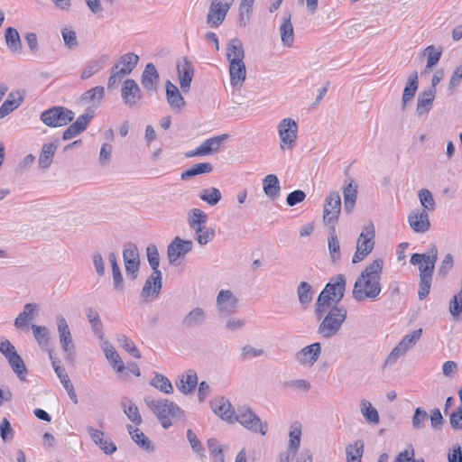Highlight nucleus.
Masks as SVG:
<instances>
[{"instance_id":"680f3d73","label":"nucleus","mask_w":462,"mask_h":462,"mask_svg":"<svg viewBox=\"0 0 462 462\" xmlns=\"http://www.w3.org/2000/svg\"><path fill=\"white\" fill-rule=\"evenodd\" d=\"M432 275H420L418 297L420 300L426 299L430 291Z\"/></svg>"},{"instance_id":"412c9836","label":"nucleus","mask_w":462,"mask_h":462,"mask_svg":"<svg viewBox=\"0 0 462 462\" xmlns=\"http://www.w3.org/2000/svg\"><path fill=\"white\" fill-rule=\"evenodd\" d=\"M105 98V88L97 86L85 91L79 97L81 105H89L91 109L99 106Z\"/></svg>"},{"instance_id":"20e7f679","label":"nucleus","mask_w":462,"mask_h":462,"mask_svg":"<svg viewBox=\"0 0 462 462\" xmlns=\"http://www.w3.org/2000/svg\"><path fill=\"white\" fill-rule=\"evenodd\" d=\"M323 314L318 327V334L324 338H331L338 334L347 317V310L343 305H333Z\"/></svg>"},{"instance_id":"6ab92c4d","label":"nucleus","mask_w":462,"mask_h":462,"mask_svg":"<svg viewBox=\"0 0 462 462\" xmlns=\"http://www.w3.org/2000/svg\"><path fill=\"white\" fill-rule=\"evenodd\" d=\"M162 272H152V274L146 279L145 283L142 289V297L148 298L150 296H158L162 287Z\"/></svg>"},{"instance_id":"7c9ffc66","label":"nucleus","mask_w":462,"mask_h":462,"mask_svg":"<svg viewBox=\"0 0 462 462\" xmlns=\"http://www.w3.org/2000/svg\"><path fill=\"white\" fill-rule=\"evenodd\" d=\"M57 149L58 145L55 143H47L42 145L38 160L40 170L45 171L51 167Z\"/></svg>"},{"instance_id":"b1692460","label":"nucleus","mask_w":462,"mask_h":462,"mask_svg":"<svg viewBox=\"0 0 462 462\" xmlns=\"http://www.w3.org/2000/svg\"><path fill=\"white\" fill-rule=\"evenodd\" d=\"M281 40L285 47H291L294 42V29L291 23V14L290 12L283 14L282 22L280 26Z\"/></svg>"},{"instance_id":"de8ad7c7","label":"nucleus","mask_w":462,"mask_h":462,"mask_svg":"<svg viewBox=\"0 0 462 462\" xmlns=\"http://www.w3.org/2000/svg\"><path fill=\"white\" fill-rule=\"evenodd\" d=\"M214 412L218 415L222 420L231 421L234 416V410L232 408L231 403L221 398L218 401V404H216L213 408Z\"/></svg>"},{"instance_id":"13d9d810","label":"nucleus","mask_w":462,"mask_h":462,"mask_svg":"<svg viewBox=\"0 0 462 462\" xmlns=\"http://www.w3.org/2000/svg\"><path fill=\"white\" fill-rule=\"evenodd\" d=\"M441 54V49H436L433 45L428 46L424 50V55L428 57L426 69H431L437 65L440 60Z\"/></svg>"},{"instance_id":"f257e3e1","label":"nucleus","mask_w":462,"mask_h":462,"mask_svg":"<svg viewBox=\"0 0 462 462\" xmlns=\"http://www.w3.org/2000/svg\"><path fill=\"white\" fill-rule=\"evenodd\" d=\"M383 267V261L380 258L369 263L356 278L352 296L357 302L370 300L374 301L382 291L381 275Z\"/></svg>"},{"instance_id":"423d86ee","label":"nucleus","mask_w":462,"mask_h":462,"mask_svg":"<svg viewBox=\"0 0 462 462\" xmlns=\"http://www.w3.org/2000/svg\"><path fill=\"white\" fill-rule=\"evenodd\" d=\"M374 226L370 222L364 226V230L356 241V251L352 258L353 263L363 261L373 251L374 247Z\"/></svg>"},{"instance_id":"ddd939ff","label":"nucleus","mask_w":462,"mask_h":462,"mask_svg":"<svg viewBox=\"0 0 462 462\" xmlns=\"http://www.w3.org/2000/svg\"><path fill=\"white\" fill-rule=\"evenodd\" d=\"M121 97L124 104L129 108H137L141 106L143 94L135 80L127 79L124 81L121 88Z\"/></svg>"},{"instance_id":"338daca9","label":"nucleus","mask_w":462,"mask_h":462,"mask_svg":"<svg viewBox=\"0 0 462 462\" xmlns=\"http://www.w3.org/2000/svg\"><path fill=\"white\" fill-rule=\"evenodd\" d=\"M94 116V109H91V107H88L85 113L79 116L73 124L78 125L79 127H81V129L85 131Z\"/></svg>"},{"instance_id":"c756f323","label":"nucleus","mask_w":462,"mask_h":462,"mask_svg":"<svg viewBox=\"0 0 462 462\" xmlns=\"http://www.w3.org/2000/svg\"><path fill=\"white\" fill-rule=\"evenodd\" d=\"M198 385V376L194 370H188L185 374L181 376L180 381L176 382V386L183 394L192 393Z\"/></svg>"},{"instance_id":"7ed1b4c3","label":"nucleus","mask_w":462,"mask_h":462,"mask_svg":"<svg viewBox=\"0 0 462 462\" xmlns=\"http://www.w3.org/2000/svg\"><path fill=\"white\" fill-rule=\"evenodd\" d=\"M143 400L165 430L172 425L173 420H181L184 417V411L168 399L155 400L151 396H145Z\"/></svg>"},{"instance_id":"5fc2aeb1","label":"nucleus","mask_w":462,"mask_h":462,"mask_svg":"<svg viewBox=\"0 0 462 462\" xmlns=\"http://www.w3.org/2000/svg\"><path fill=\"white\" fill-rule=\"evenodd\" d=\"M422 329L413 330L411 333L406 335L397 345L405 353L411 348L420 338Z\"/></svg>"},{"instance_id":"1a4fd4ad","label":"nucleus","mask_w":462,"mask_h":462,"mask_svg":"<svg viewBox=\"0 0 462 462\" xmlns=\"http://www.w3.org/2000/svg\"><path fill=\"white\" fill-rule=\"evenodd\" d=\"M57 330L61 349L66 354L65 359L73 362L76 356V346L66 319L62 315L56 316Z\"/></svg>"},{"instance_id":"e2e57ef3","label":"nucleus","mask_w":462,"mask_h":462,"mask_svg":"<svg viewBox=\"0 0 462 462\" xmlns=\"http://www.w3.org/2000/svg\"><path fill=\"white\" fill-rule=\"evenodd\" d=\"M264 350L262 348H256L251 345H245L241 349V359L244 361L251 360L264 355Z\"/></svg>"},{"instance_id":"603ef678","label":"nucleus","mask_w":462,"mask_h":462,"mask_svg":"<svg viewBox=\"0 0 462 462\" xmlns=\"http://www.w3.org/2000/svg\"><path fill=\"white\" fill-rule=\"evenodd\" d=\"M363 449L362 440H356L354 444L348 445L346 448L347 462H361Z\"/></svg>"},{"instance_id":"2eb2a0df","label":"nucleus","mask_w":462,"mask_h":462,"mask_svg":"<svg viewBox=\"0 0 462 462\" xmlns=\"http://www.w3.org/2000/svg\"><path fill=\"white\" fill-rule=\"evenodd\" d=\"M321 355V344L316 342L304 346L295 354V360L300 365L311 367L319 360Z\"/></svg>"},{"instance_id":"9b49d317","label":"nucleus","mask_w":462,"mask_h":462,"mask_svg":"<svg viewBox=\"0 0 462 462\" xmlns=\"http://www.w3.org/2000/svg\"><path fill=\"white\" fill-rule=\"evenodd\" d=\"M341 212V198L337 191H331L325 199L323 221L326 225L335 226Z\"/></svg>"},{"instance_id":"6e6552de","label":"nucleus","mask_w":462,"mask_h":462,"mask_svg":"<svg viewBox=\"0 0 462 462\" xmlns=\"http://www.w3.org/2000/svg\"><path fill=\"white\" fill-rule=\"evenodd\" d=\"M0 352L7 359L9 365L19 380L22 382L26 381L28 371L23 358L18 355L14 346L6 339L0 343Z\"/></svg>"},{"instance_id":"49530a36","label":"nucleus","mask_w":462,"mask_h":462,"mask_svg":"<svg viewBox=\"0 0 462 462\" xmlns=\"http://www.w3.org/2000/svg\"><path fill=\"white\" fill-rule=\"evenodd\" d=\"M5 42L10 51L20 52L22 51V42L20 35L16 29L8 27L5 31Z\"/></svg>"},{"instance_id":"a211bd4d","label":"nucleus","mask_w":462,"mask_h":462,"mask_svg":"<svg viewBox=\"0 0 462 462\" xmlns=\"http://www.w3.org/2000/svg\"><path fill=\"white\" fill-rule=\"evenodd\" d=\"M91 439L97 444L106 455H112L116 451V446L110 438H105V432L96 430L93 427L88 428Z\"/></svg>"},{"instance_id":"393cba45","label":"nucleus","mask_w":462,"mask_h":462,"mask_svg":"<svg viewBox=\"0 0 462 462\" xmlns=\"http://www.w3.org/2000/svg\"><path fill=\"white\" fill-rule=\"evenodd\" d=\"M436 93L433 89H425L420 93L417 99L416 114L418 116L427 115L432 108Z\"/></svg>"},{"instance_id":"37998d69","label":"nucleus","mask_w":462,"mask_h":462,"mask_svg":"<svg viewBox=\"0 0 462 462\" xmlns=\"http://www.w3.org/2000/svg\"><path fill=\"white\" fill-rule=\"evenodd\" d=\"M213 171V165L210 162H199L192 165L189 169L181 173V180H189L194 176L210 173Z\"/></svg>"},{"instance_id":"774afa93","label":"nucleus","mask_w":462,"mask_h":462,"mask_svg":"<svg viewBox=\"0 0 462 462\" xmlns=\"http://www.w3.org/2000/svg\"><path fill=\"white\" fill-rule=\"evenodd\" d=\"M462 80V66H458L453 71L449 82H448V91L449 95H452L454 90L459 86Z\"/></svg>"},{"instance_id":"0eeeda50","label":"nucleus","mask_w":462,"mask_h":462,"mask_svg":"<svg viewBox=\"0 0 462 462\" xmlns=\"http://www.w3.org/2000/svg\"><path fill=\"white\" fill-rule=\"evenodd\" d=\"M75 113L64 106H52L41 114L42 122L50 127H60L70 123Z\"/></svg>"},{"instance_id":"473e14b6","label":"nucleus","mask_w":462,"mask_h":462,"mask_svg":"<svg viewBox=\"0 0 462 462\" xmlns=\"http://www.w3.org/2000/svg\"><path fill=\"white\" fill-rule=\"evenodd\" d=\"M126 428L133 441L140 448L146 452H152L154 450V446L152 445V441L143 431L132 425H127Z\"/></svg>"},{"instance_id":"8fccbe9b","label":"nucleus","mask_w":462,"mask_h":462,"mask_svg":"<svg viewBox=\"0 0 462 462\" xmlns=\"http://www.w3.org/2000/svg\"><path fill=\"white\" fill-rule=\"evenodd\" d=\"M150 383L152 386L165 394H171L173 393V387L171 381L161 374H155Z\"/></svg>"},{"instance_id":"f3484780","label":"nucleus","mask_w":462,"mask_h":462,"mask_svg":"<svg viewBox=\"0 0 462 462\" xmlns=\"http://www.w3.org/2000/svg\"><path fill=\"white\" fill-rule=\"evenodd\" d=\"M408 223L415 233L423 234L430 228V217L425 209L412 210L408 216Z\"/></svg>"},{"instance_id":"ea45409f","label":"nucleus","mask_w":462,"mask_h":462,"mask_svg":"<svg viewBox=\"0 0 462 462\" xmlns=\"http://www.w3.org/2000/svg\"><path fill=\"white\" fill-rule=\"evenodd\" d=\"M360 411L365 420L370 423L376 425L380 421V417L377 410L367 400H362L360 402Z\"/></svg>"},{"instance_id":"aec40b11","label":"nucleus","mask_w":462,"mask_h":462,"mask_svg":"<svg viewBox=\"0 0 462 462\" xmlns=\"http://www.w3.org/2000/svg\"><path fill=\"white\" fill-rule=\"evenodd\" d=\"M160 76L156 67L152 63H148L141 76V83L144 89L155 92L159 84Z\"/></svg>"},{"instance_id":"6e6d98bb","label":"nucleus","mask_w":462,"mask_h":462,"mask_svg":"<svg viewBox=\"0 0 462 462\" xmlns=\"http://www.w3.org/2000/svg\"><path fill=\"white\" fill-rule=\"evenodd\" d=\"M139 60V57L134 53H126L123 55L116 63L124 70L129 69V74L134 69Z\"/></svg>"},{"instance_id":"2f4dec72","label":"nucleus","mask_w":462,"mask_h":462,"mask_svg":"<svg viewBox=\"0 0 462 462\" xmlns=\"http://www.w3.org/2000/svg\"><path fill=\"white\" fill-rule=\"evenodd\" d=\"M166 98L172 109H181L185 106L186 102L181 96L178 88L170 80L166 81Z\"/></svg>"},{"instance_id":"3c124183","label":"nucleus","mask_w":462,"mask_h":462,"mask_svg":"<svg viewBox=\"0 0 462 462\" xmlns=\"http://www.w3.org/2000/svg\"><path fill=\"white\" fill-rule=\"evenodd\" d=\"M31 328L38 345L41 347L46 346L49 344L51 338L49 329L45 326H39L36 324H32Z\"/></svg>"},{"instance_id":"4be33fe9","label":"nucleus","mask_w":462,"mask_h":462,"mask_svg":"<svg viewBox=\"0 0 462 462\" xmlns=\"http://www.w3.org/2000/svg\"><path fill=\"white\" fill-rule=\"evenodd\" d=\"M229 9L222 6L218 3L211 2L208 13L207 14V23L211 28L219 27L226 19Z\"/></svg>"},{"instance_id":"e433bc0d","label":"nucleus","mask_w":462,"mask_h":462,"mask_svg":"<svg viewBox=\"0 0 462 462\" xmlns=\"http://www.w3.org/2000/svg\"><path fill=\"white\" fill-rule=\"evenodd\" d=\"M121 405L123 407L124 413L133 423L137 426L142 424L143 419L139 412V409L132 400L124 397L122 398Z\"/></svg>"},{"instance_id":"4468645a","label":"nucleus","mask_w":462,"mask_h":462,"mask_svg":"<svg viewBox=\"0 0 462 462\" xmlns=\"http://www.w3.org/2000/svg\"><path fill=\"white\" fill-rule=\"evenodd\" d=\"M192 241L183 240L180 236H176L167 248L170 264L174 265L179 258L184 257L188 253L192 251Z\"/></svg>"},{"instance_id":"c03bdc74","label":"nucleus","mask_w":462,"mask_h":462,"mask_svg":"<svg viewBox=\"0 0 462 462\" xmlns=\"http://www.w3.org/2000/svg\"><path fill=\"white\" fill-rule=\"evenodd\" d=\"M199 199L208 203L209 206H216L222 198V194L217 188L210 187L207 189H202L199 194Z\"/></svg>"},{"instance_id":"4d7b16f0","label":"nucleus","mask_w":462,"mask_h":462,"mask_svg":"<svg viewBox=\"0 0 462 462\" xmlns=\"http://www.w3.org/2000/svg\"><path fill=\"white\" fill-rule=\"evenodd\" d=\"M419 199L421 206L423 207L422 209H425L426 211H434L436 208V203L433 199V196L431 192L427 189H422L419 191Z\"/></svg>"},{"instance_id":"f704fd0d","label":"nucleus","mask_w":462,"mask_h":462,"mask_svg":"<svg viewBox=\"0 0 462 462\" xmlns=\"http://www.w3.org/2000/svg\"><path fill=\"white\" fill-rule=\"evenodd\" d=\"M264 194L271 199H275L281 191L280 181L276 175L269 174L263 180Z\"/></svg>"},{"instance_id":"39448f33","label":"nucleus","mask_w":462,"mask_h":462,"mask_svg":"<svg viewBox=\"0 0 462 462\" xmlns=\"http://www.w3.org/2000/svg\"><path fill=\"white\" fill-rule=\"evenodd\" d=\"M208 215L200 208H191L187 214V221L189 227L195 232V240L200 245H206L215 237V230L206 226Z\"/></svg>"},{"instance_id":"79ce46f5","label":"nucleus","mask_w":462,"mask_h":462,"mask_svg":"<svg viewBox=\"0 0 462 462\" xmlns=\"http://www.w3.org/2000/svg\"><path fill=\"white\" fill-rule=\"evenodd\" d=\"M297 295L300 305L306 308L313 300L312 286L307 282H300L297 287Z\"/></svg>"},{"instance_id":"f8f14e48","label":"nucleus","mask_w":462,"mask_h":462,"mask_svg":"<svg viewBox=\"0 0 462 462\" xmlns=\"http://www.w3.org/2000/svg\"><path fill=\"white\" fill-rule=\"evenodd\" d=\"M235 420L254 433L259 432L262 435H265L267 432V423L262 422L260 418L250 409L238 410Z\"/></svg>"},{"instance_id":"58836bf2","label":"nucleus","mask_w":462,"mask_h":462,"mask_svg":"<svg viewBox=\"0 0 462 462\" xmlns=\"http://www.w3.org/2000/svg\"><path fill=\"white\" fill-rule=\"evenodd\" d=\"M108 259L112 268L113 284L114 288L117 291H124V279L120 267L117 263L116 254L114 252L109 253Z\"/></svg>"},{"instance_id":"a18cd8bd","label":"nucleus","mask_w":462,"mask_h":462,"mask_svg":"<svg viewBox=\"0 0 462 462\" xmlns=\"http://www.w3.org/2000/svg\"><path fill=\"white\" fill-rule=\"evenodd\" d=\"M289 437L288 450L295 454L300 448L301 438V425L299 422H294L291 425Z\"/></svg>"},{"instance_id":"864d4df0","label":"nucleus","mask_w":462,"mask_h":462,"mask_svg":"<svg viewBox=\"0 0 462 462\" xmlns=\"http://www.w3.org/2000/svg\"><path fill=\"white\" fill-rule=\"evenodd\" d=\"M127 75H129V69L124 70L123 69H121V67H119V65L115 64L111 68L110 77L107 82V88L109 89H113Z\"/></svg>"},{"instance_id":"4c0bfd02","label":"nucleus","mask_w":462,"mask_h":462,"mask_svg":"<svg viewBox=\"0 0 462 462\" xmlns=\"http://www.w3.org/2000/svg\"><path fill=\"white\" fill-rule=\"evenodd\" d=\"M328 247L332 263H337L341 258L340 243L335 226H331L328 238Z\"/></svg>"},{"instance_id":"cd10ccee","label":"nucleus","mask_w":462,"mask_h":462,"mask_svg":"<svg viewBox=\"0 0 462 462\" xmlns=\"http://www.w3.org/2000/svg\"><path fill=\"white\" fill-rule=\"evenodd\" d=\"M226 60L232 62H242L245 59V50L242 42L238 38L231 39L226 46Z\"/></svg>"},{"instance_id":"09e8293b","label":"nucleus","mask_w":462,"mask_h":462,"mask_svg":"<svg viewBox=\"0 0 462 462\" xmlns=\"http://www.w3.org/2000/svg\"><path fill=\"white\" fill-rule=\"evenodd\" d=\"M23 97L19 96L17 98L14 93H10L6 100L0 106V119L5 117L22 103Z\"/></svg>"},{"instance_id":"c85d7f7f","label":"nucleus","mask_w":462,"mask_h":462,"mask_svg":"<svg viewBox=\"0 0 462 462\" xmlns=\"http://www.w3.org/2000/svg\"><path fill=\"white\" fill-rule=\"evenodd\" d=\"M206 319V311L202 308L197 307L186 314L181 324L185 328H191L200 327L205 323Z\"/></svg>"},{"instance_id":"5701e85b","label":"nucleus","mask_w":462,"mask_h":462,"mask_svg":"<svg viewBox=\"0 0 462 462\" xmlns=\"http://www.w3.org/2000/svg\"><path fill=\"white\" fill-rule=\"evenodd\" d=\"M345 187L343 189L344 196V210L346 213L350 214L356 205L357 199V185L352 178H348L345 180Z\"/></svg>"},{"instance_id":"69168bd1","label":"nucleus","mask_w":462,"mask_h":462,"mask_svg":"<svg viewBox=\"0 0 462 462\" xmlns=\"http://www.w3.org/2000/svg\"><path fill=\"white\" fill-rule=\"evenodd\" d=\"M428 420V413L421 408H417L412 417V426L414 429L420 430L425 426V422Z\"/></svg>"},{"instance_id":"f03ea898","label":"nucleus","mask_w":462,"mask_h":462,"mask_svg":"<svg viewBox=\"0 0 462 462\" xmlns=\"http://www.w3.org/2000/svg\"><path fill=\"white\" fill-rule=\"evenodd\" d=\"M346 287V280L344 274H337L330 278L315 303L316 319H321L332 302L335 303L334 305H338L345 296Z\"/></svg>"},{"instance_id":"9d476101","label":"nucleus","mask_w":462,"mask_h":462,"mask_svg":"<svg viewBox=\"0 0 462 462\" xmlns=\"http://www.w3.org/2000/svg\"><path fill=\"white\" fill-rule=\"evenodd\" d=\"M280 137V148L282 151L292 150L298 137V125L292 118L282 119L277 126Z\"/></svg>"},{"instance_id":"bf43d9fd","label":"nucleus","mask_w":462,"mask_h":462,"mask_svg":"<svg viewBox=\"0 0 462 462\" xmlns=\"http://www.w3.org/2000/svg\"><path fill=\"white\" fill-rule=\"evenodd\" d=\"M147 259L148 263L152 270V272H161L159 270L160 265V254L157 249V246L153 244H151L146 248Z\"/></svg>"},{"instance_id":"a19ab883","label":"nucleus","mask_w":462,"mask_h":462,"mask_svg":"<svg viewBox=\"0 0 462 462\" xmlns=\"http://www.w3.org/2000/svg\"><path fill=\"white\" fill-rule=\"evenodd\" d=\"M37 310V305L33 303H27L23 307V310L14 319V326L16 328L25 327L28 322L32 319L34 313Z\"/></svg>"},{"instance_id":"a878e982","label":"nucleus","mask_w":462,"mask_h":462,"mask_svg":"<svg viewBox=\"0 0 462 462\" xmlns=\"http://www.w3.org/2000/svg\"><path fill=\"white\" fill-rule=\"evenodd\" d=\"M230 84L233 88H240L246 79V68L244 61L229 64Z\"/></svg>"},{"instance_id":"dca6fc26","label":"nucleus","mask_w":462,"mask_h":462,"mask_svg":"<svg viewBox=\"0 0 462 462\" xmlns=\"http://www.w3.org/2000/svg\"><path fill=\"white\" fill-rule=\"evenodd\" d=\"M217 308L224 316H230L237 310L238 299L230 290H221L217 297Z\"/></svg>"},{"instance_id":"052dcab7","label":"nucleus","mask_w":462,"mask_h":462,"mask_svg":"<svg viewBox=\"0 0 462 462\" xmlns=\"http://www.w3.org/2000/svg\"><path fill=\"white\" fill-rule=\"evenodd\" d=\"M121 347H123L126 352H128L134 358H141V353L134 345V343L128 338L125 335H121L117 339Z\"/></svg>"},{"instance_id":"c9c22d12","label":"nucleus","mask_w":462,"mask_h":462,"mask_svg":"<svg viewBox=\"0 0 462 462\" xmlns=\"http://www.w3.org/2000/svg\"><path fill=\"white\" fill-rule=\"evenodd\" d=\"M418 73L414 71L411 73L407 80L406 86L403 90L402 94V109L404 110L406 108L407 104L412 100L414 97L416 91L418 89Z\"/></svg>"},{"instance_id":"0e129e2a","label":"nucleus","mask_w":462,"mask_h":462,"mask_svg":"<svg viewBox=\"0 0 462 462\" xmlns=\"http://www.w3.org/2000/svg\"><path fill=\"white\" fill-rule=\"evenodd\" d=\"M124 262L139 260V251L135 244L128 242L124 245L123 250Z\"/></svg>"},{"instance_id":"72a5a7b5","label":"nucleus","mask_w":462,"mask_h":462,"mask_svg":"<svg viewBox=\"0 0 462 462\" xmlns=\"http://www.w3.org/2000/svg\"><path fill=\"white\" fill-rule=\"evenodd\" d=\"M438 259V249L435 245H431L423 262L419 265L420 275H433L435 263Z\"/></svg>"},{"instance_id":"bb28decb","label":"nucleus","mask_w":462,"mask_h":462,"mask_svg":"<svg viewBox=\"0 0 462 462\" xmlns=\"http://www.w3.org/2000/svg\"><path fill=\"white\" fill-rule=\"evenodd\" d=\"M178 73L180 88L186 93L189 90L190 83L194 76V67L192 63L187 59H184L183 64L178 65Z\"/></svg>"}]
</instances>
